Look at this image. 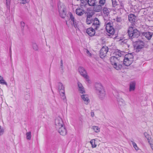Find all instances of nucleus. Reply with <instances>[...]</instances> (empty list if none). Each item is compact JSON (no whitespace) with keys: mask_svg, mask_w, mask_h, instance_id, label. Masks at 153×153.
Here are the masks:
<instances>
[{"mask_svg":"<svg viewBox=\"0 0 153 153\" xmlns=\"http://www.w3.org/2000/svg\"><path fill=\"white\" fill-rule=\"evenodd\" d=\"M113 25L112 21L109 22H108L106 25L105 28L106 30L108 33V36L109 37L111 38L115 33V30L113 27Z\"/></svg>","mask_w":153,"mask_h":153,"instance_id":"20e7f679","label":"nucleus"},{"mask_svg":"<svg viewBox=\"0 0 153 153\" xmlns=\"http://www.w3.org/2000/svg\"><path fill=\"white\" fill-rule=\"evenodd\" d=\"M32 47L33 49L35 51H37L38 49V47L36 43H33L32 44Z\"/></svg>","mask_w":153,"mask_h":153,"instance_id":"473e14b6","label":"nucleus"},{"mask_svg":"<svg viewBox=\"0 0 153 153\" xmlns=\"http://www.w3.org/2000/svg\"><path fill=\"white\" fill-rule=\"evenodd\" d=\"M116 21L117 22H120L121 21V19L120 18L117 17L116 19Z\"/></svg>","mask_w":153,"mask_h":153,"instance_id":"a18cd8bd","label":"nucleus"},{"mask_svg":"<svg viewBox=\"0 0 153 153\" xmlns=\"http://www.w3.org/2000/svg\"><path fill=\"white\" fill-rule=\"evenodd\" d=\"M94 12L93 11H92L91 13H90L89 12H87L86 14H87V18H89L91 19L92 17V16L94 14Z\"/></svg>","mask_w":153,"mask_h":153,"instance_id":"a878e982","label":"nucleus"},{"mask_svg":"<svg viewBox=\"0 0 153 153\" xmlns=\"http://www.w3.org/2000/svg\"><path fill=\"white\" fill-rule=\"evenodd\" d=\"M96 92L99 98L102 100L105 97V93L103 87L100 83H96L95 84Z\"/></svg>","mask_w":153,"mask_h":153,"instance_id":"f03ea898","label":"nucleus"},{"mask_svg":"<svg viewBox=\"0 0 153 153\" xmlns=\"http://www.w3.org/2000/svg\"><path fill=\"white\" fill-rule=\"evenodd\" d=\"M137 19V16L135 14L131 13L128 15V20L132 24H134Z\"/></svg>","mask_w":153,"mask_h":153,"instance_id":"9b49d317","label":"nucleus"},{"mask_svg":"<svg viewBox=\"0 0 153 153\" xmlns=\"http://www.w3.org/2000/svg\"><path fill=\"white\" fill-rule=\"evenodd\" d=\"M111 1L113 7H115L117 5V2L116 0H111Z\"/></svg>","mask_w":153,"mask_h":153,"instance_id":"f704fd0d","label":"nucleus"},{"mask_svg":"<svg viewBox=\"0 0 153 153\" xmlns=\"http://www.w3.org/2000/svg\"><path fill=\"white\" fill-rule=\"evenodd\" d=\"M55 127L58 132L62 135H65L67 133L62 118L59 117L55 120Z\"/></svg>","mask_w":153,"mask_h":153,"instance_id":"f257e3e1","label":"nucleus"},{"mask_svg":"<svg viewBox=\"0 0 153 153\" xmlns=\"http://www.w3.org/2000/svg\"><path fill=\"white\" fill-rule=\"evenodd\" d=\"M136 83L134 82H132L130 83L129 91H134L135 89Z\"/></svg>","mask_w":153,"mask_h":153,"instance_id":"412c9836","label":"nucleus"},{"mask_svg":"<svg viewBox=\"0 0 153 153\" xmlns=\"http://www.w3.org/2000/svg\"><path fill=\"white\" fill-rule=\"evenodd\" d=\"M58 86L59 94L61 97L62 98L64 101H66V100L65 94V87L60 82L58 83Z\"/></svg>","mask_w":153,"mask_h":153,"instance_id":"423d86ee","label":"nucleus"},{"mask_svg":"<svg viewBox=\"0 0 153 153\" xmlns=\"http://www.w3.org/2000/svg\"><path fill=\"white\" fill-rule=\"evenodd\" d=\"M86 52L87 54L89 55L90 56H91V53L89 52V51L88 50H87Z\"/></svg>","mask_w":153,"mask_h":153,"instance_id":"864d4df0","label":"nucleus"},{"mask_svg":"<svg viewBox=\"0 0 153 153\" xmlns=\"http://www.w3.org/2000/svg\"><path fill=\"white\" fill-rule=\"evenodd\" d=\"M60 63H61V68H62L63 67V62L62 59L60 61Z\"/></svg>","mask_w":153,"mask_h":153,"instance_id":"603ef678","label":"nucleus"},{"mask_svg":"<svg viewBox=\"0 0 153 153\" xmlns=\"http://www.w3.org/2000/svg\"><path fill=\"white\" fill-rule=\"evenodd\" d=\"M132 145H133V147L135 148L136 150H138V148L136 144L134 142L131 141Z\"/></svg>","mask_w":153,"mask_h":153,"instance_id":"c9c22d12","label":"nucleus"},{"mask_svg":"<svg viewBox=\"0 0 153 153\" xmlns=\"http://www.w3.org/2000/svg\"><path fill=\"white\" fill-rule=\"evenodd\" d=\"M105 2V0H99V5H101L102 6L104 5Z\"/></svg>","mask_w":153,"mask_h":153,"instance_id":"72a5a7b5","label":"nucleus"},{"mask_svg":"<svg viewBox=\"0 0 153 153\" xmlns=\"http://www.w3.org/2000/svg\"><path fill=\"white\" fill-rule=\"evenodd\" d=\"M153 143V142L152 141V142H150L149 143L150 144L151 146V147L152 149L153 150V143Z\"/></svg>","mask_w":153,"mask_h":153,"instance_id":"8fccbe9b","label":"nucleus"},{"mask_svg":"<svg viewBox=\"0 0 153 153\" xmlns=\"http://www.w3.org/2000/svg\"><path fill=\"white\" fill-rule=\"evenodd\" d=\"M3 78V77H2V76H0V80L1 79H2Z\"/></svg>","mask_w":153,"mask_h":153,"instance_id":"6e6d98bb","label":"nucleus"},{"mask_svg":"<svg viewBox=\"0 0 153 153\" xmlns=\"http://www.w3.org/2000/svg\"><path fill=\"white\" fill-rule=\"evenodd\" d=\"M152 33L150 32H147L144 33V35L148 40H149L151 38L152 35Z\"/></svg>","mask_w":153,"mask_h":153,"instance_id":"aec40b11","label":"nucleus"},{"mask_svg":"<svg viewBox=\"0 0 153 153\" xmlns=\"http://www.w3.org/2000/svg\"><path fill=\"white\" fill-rule=\"evenodd\" d=\"M58 12L59 16L62 18H64L66 15V8L64 6L58 5Z\"/></svg>","mask_w":153,"mask_h":153,"instance_id":"0eeeda50","label":"nucleus"},{"mask_svg":"<svg viewBox=\"0 0 153 153\" xmlns=\"http://www.w3.org/2000/svg\"><path fill=\"white\" fill-rule=\"evenodd\" d=\"M76 13L79 16H81L84 13L86 14L87 12H85L84 10L80 8L77 9L76 10Z\"/></svg>","mask_w":153,"mask_h":153,"instance_id":"f3484780","label":"nucleus"},{"mask_svg":"<svg viewBox=\"0 0 153 153\" xmlns=\"http://www.w3.org/2000/svg\"><path fill=\"white\" fill-rule=\"evenodd\" d=\"M91 114L92 117H93L94 115V113L93 112H91Z\"/></svg>","mask_w":153,"mask_h":153,"instance_id":"5fc2aeb1","label":"nucleus"},{"mask_svg":"<svg viewBox=\"0 0 153 153\" xmlns=\"http://www.w3.org/2000/svg\"><path fill=\"white\" fill-rule=\"evenodd\" d=\"M123 61L121 62L119 61L118 62H117L116 63L114 64L112 66L115 69L117 70H119L121 69L123 67Z\"/></svg>","mask_w":153,"mask_h":153,"instance_id":"f8f14e48","label":"nucleus"},{"mask_svg":"<svg viewBox=\"0 0 153 153\" xmlns=\"http://www.w3.org/2000/svg\"><path fill=\"white\" fill-rule=\"evenodd\" d=\"M124 7V4L122 3H121L120 8L123 9Z\"/></svg>","mask_w":153,"mask_h":153,"instance_id":"3c124183","label":"nucleus"},{"mask_svg":"<svg viewBox=\"0 0 153 153\" xmlns=\"http://www.w3.org/2000/svg\"><path fill=\"white\" fill-rule=\"evenodd\" d=\"M128 40L126 39H125L123 40H121V45H127L128 47H129V45H128L127 44V42Z\"/></svg>","mask_w":153,"mask_h":153,"instance_id":"7c9ffc66","label":"nucleus"},{"mask_svg":"<svg viewBox=\"0 0 153 153\" xmlns=\"http://www.w3.org/2000/svg\"><path fill=\"white\" fill-rule=\"evenodd\" d=\"M79 72L80 74L82 76L88 83H89L90 80L89 77L88 75L87 72L85 68L81 67H79L78 68Z\"/></svg>","mask_w":153,"mask_h":153,"instance_id":"6e6552de","label":"nucleus"},{"mask_svg":"<svg viewBox=\"0 0 153 153\" xmlns=\"http://www.w3.org/2000/svg\"><path fill=\"white\" fill-rule=\"evenodd\" d=\"M19 1H21L20 3L22 4H25L27 3L30 0H19Z\"/></svg>","mask_w":153,"mask_h":153,"instance_id":"ea45409f","label":"nucleus"},{"mask_svg":"<svg viewBox=\"0 0 153 153\" xmlns=\"http://www.w3.org/2000/svg\"><path fill=\"white\" fill-rule=\"evenodd\" d=\"M4 132V129L0 125V136L3 134Z\"/></svg>","mask_w":153,"mask_h":153,"instance_id":"58836bf2","label":"nucleus"},{"mask_svg":"<svg viewBox=\"0 0 153 153\" xmlns=\"http://www.w3.org/2000/svg\"><path fill=\"white\" fill-rule=\"evenodd\" d=\"M73 22V24H74V27L75 28H76V27H77V24H76V22L75 21H74V22Z\"/></svg>","mask_w":153,"mask_h":153,"instance_id":"09e8293b","label":"nucleus"},{"mask_svg":"<svg viewBox=\"0 0 153 153\" xmlns=\"http://www.w3.org/2000/svg\"><path fill=\"white\" fill-rule=\"evenodd\" d=\"M81 97L82 100L84 101L85 103L88 104L90 102V100L88 98V95L87 94H83L81 95Z\"/></svg>","mask_w":153,"mask_h":153,"instance_id":"dca6fc26","label":"nucleus"},{"mask_svg":"<svg viewBox=\"0 0 153 153\" xmlns=\"http://www.w3.org/2000/svg\"><path fill=\"white\" fill-rule=\"evenodd\" d=\"M95 140L94 139H92L90 140V143L92 147L93 148H95L96 147V145L95 144Z\"/></svg>","mask_w":153,"mask_h":153,"instance_id":"cd10ccee","label":"nucleus"},{"mask_svg":"<svg viewBox=\"0 0 153 153\" xmlns=\"http://www.w3.org/2000/svg\"><path fill=\"white\" fill-rule=\"evenodd\" d=\"M103 12L105 14H106L107 16H108L109 14V11L108 9L104 7L103 9Z\"/></svg>","mask_w":153,"mask_h":153,"instance_id":"bb28decb","label":"nucleus"},{"mask_svg":"<svg viewBox=\"0 0 153 153\" xmlns=\"http://www.w3.org/2000/svg\"><path fill=\"white\" fill-rule=\"evenodd\" d=\"M102 7L101 5H95L94 7L93 10L96 12H100L102 10Z\"/></svg>","mask_w":153,"mask_h":153,"instance_id":"a211bd4d","label":"nucleus"},{"mask_svg":"<svg viewBox=\"0 0 153 153\" xmlns=\"http://www.w3.org/2000/svg\"><path fill=\"white\" fill-rule=\"evenodd\" d=\"M79 91H80V92L81 94H83L85 93L83 87L81 88H79Z\"/></svg>","mask_w":153,"mask_h":153,"instance_id":"37998d69","label":"nucleus"},{"mask_svg":"<svg viewBox=\"0 0 153 153\" xmlns=\"http://www.w3.org/2000/svg\"><path fill=\"white\" fill-rule=\"evenodd\" d=\"M26 135L27 139L28 140H30L31 139V132L29 131L27 132L26 133Z\"/></svg>","mask_w":153,"mask_h":153,"instance_id":"c85d7f7f","label":"nucleus"},{"mask_svg":"<svg viewBox=\"0 0 153 153\" xmlns=\"http://www.w3.org/2000/svg\"><path fill=\"white\" fill-rule=\"evenodd\" d=\"M145 42L141 40L136 41L134 45L135 52L138 53L144 47Z\"/></svg>","mask_w":153,"mask_h":153,"instance_id":"39448f33","label":"nucleus"},{"mask_svg":"<svg viewBox=\"0 0 153 153\" xmlns=\"http://www.w3.org/2000/svg\"><path fill=\"white\" fill-rule=\"evenodd\" d=\"M95 30L93 27H91L87 29L86 33L90 36H92L95 34Z\"/></svg>","mask_w":153,"mask_h":153,"instance_id":"ddd939ff","label":"nucleus"},{"mask_svg":"<svg viewBox=\"0 0 153 153\" xmlns=\"http://www.w3.org/2000/svg\"><path fill=\"white\" fill-rule=\"evenodd\" d=\"M92 26L94 28L95 30H97L99 28L100 25V22L97 18H95L93 19Z\"/></svg>","mask_w":153,"mask_h":153,"instance_id":"9d476101","label":"nucleus"},{"mask_svg":"<svg viewBox=\"0 0 153 153\" xmlns=\"http://www.w3.org/2000/svg\"><path fill=\"white\" fill-rule=\"evenodd\" d=\"M6 5H7V7H8V6H9L10 4V0H6Z\"/></svg>","mask_w":153,"mask_h":153,"instance_id":"49530a36","label":"nucleus"},{"mask_svg":"<svg viewBox=\"0 0 153 153\" xmlns=\"http://www.w3.org/2000/svg\"><path fill=\"white\" fill-rule=\"evenodd\" d=\"M144 135L145 136L146 138L147 139L149 143H150L151 142H152V140H150L151 138L150 136L146 132L144 133Z\"/></svg>","mask_w":153,"mask_h":153,"instance_id":"393cba45","label":"nucleus"},{"mask_svg":"<svg viewBox=\"0 0 153 153\" xmlns=\"http://www.w3.org/2000/svg\"><path fill=\"white\" fill-rule=\"evenodd\" d=\"M69 15L70 16V19L71 20V21L72 22H74V21H75L74 17L72 14L71 13H70Z\"/></svg>","mask_w":153,"mask_h":153,"instance_id":"4c0bfd02","label":"nucleus"},{"mask_svg":"<svg viewBox=\"0 0 153 153\" xmlns=\"http://www.w3.org/2000/svg\"><path fill=\"white\" fill-rule=\"evenodd\" d=\"M93 20L92 19L87 18L86 22L87 24H90L93 22Z\"/></svg>","mask_w":153,"mask_h":153,"instance_id":"2f4dec72","label":"nucleus"},{"mask_svg":"<svg viewBox=\"0 0 153 153\" xmlns=\"http://www.w3.org/2000/svg\"><path fill=\"white\" fill-rule=\"evenodd\" d=\"M21 25V30H24V26H25V23L23 22H21L20 23Z\"/></svg>","mask_w":153,"mask_h":153,"instance_id":"a19ab883","label":"nucleus"},{"mask_svg":"<svg viewBox=\"0 0 153 153\" xmlns=\"http://www.w3.org/2000/svg\"><path fill=\"white\" fill-rule=\"evenodd\" d=\"M110 63L112 66L119 61L118 57L115 56H111L110 58Z\"/></svg>","mask_w":153,"mask_h":153,"instance_id":"4468645a","label":"nucleus"},{"mask_svg":"<svg viewBox=\"0 0 153 153\" xmlns=\"http://www.w3.org/2000/svg\"><path fill=\"white\" fill-rule=\"evenodd\" d=\"M9 52H10V57H11V56L12 55V51H11V46H10V47Z\"/></svg>","mask_w":153,"mask_h":153,"instance_id":"de8ad7c7","label":"nucleus"},{"mask_svg":"<svg viewBox=\"0 0 153 153\" xmlns=\"http://www.w3.org/2000/svg\"><path fill=\"white\" fill-rule=\"evenodd\" d=\"M115 53L116 56H118L119 57H121L122 55H123L124 52L122 51L119 50H117L115 51Z\"/></svg>","mask_w":153,"mask_h":153,"instance_id":"b1692460","label":"nucleus"},{"mask_svg":"<svg viewBox=\"0 0 153 153\" xmlns=\"http://www.w3.org/2000/svg\"><path fill=\"white\" fill-rule=\"evenodd\" d=\"M123 62L122 65L126 66H128L130 65L132 62L133 61L132 60H130L129 59H126L123 58Z\"/></svg>","mask_w":153,"mask_h":153,"instance_id":"2eb2a0df","label":"nucleus"},{"mask_svg":"<svg viewBox=\"0 0 153 153\" xmlns=\"http://www.w3.org/2000/svg\"><path fill=\"white\" fill-rule=\"evenodd\" d=\"M92 128L94 130L95 132L97 133L100 131V128L97 126H93L92 127Z\"/></svg>","mask_w":153,"mask_h":153,"instance_id":"c756f323","label":"nucleus"},{"mask_svg":"<svg viewBox=\"0 0 153 153\" xmlns=\"http://www.w3.org/2000/svg\"><path fill=\"white\" fill-rule=\"evenodd\" d=\"M117 101L118 104L120 105L124 103V101L122 99H120L119 100H118Z\"/></svg>","mask_w":153,"mask_h":153,"instance_id":"79ce46f5","label":"nucleus"},{"mask_svg":"<svg viewBox=\"0 0 153 153\" xmlns=\"http://www.w3.org/2000/svg\"><path fill=\"white\" fill-rule=\"evenodd\" d=\"M88 4L90 6H94L97 3L96 0H88Z\"/></svg>","mask_w":153,"mask_h":153,"instance_id":"4be33fe9","label":"nucleus"},{"mask_svg":"<svg viewBox=\"0 0 153 153\" xmlns=\"http://www.w3.org/2000/svg\"><path fill=\"white\" fill-rule=\"evenodd\" d=\"M80 3L81 6H85L87 4H88V1L87 0H77Z\"/></svg>","mask_w":153,"mask_h":153,"instance_id":"5701e85b","label":"nucleus"},{"mask_svg":"<svg viewBox=\"0 0 153 153\" xmlns=\"http://www.w3.org/2000/svg\"><path fill=\"white\" fill-rule=\"evenodd\" d=\"M51 90H52V91L53 92V91L52 89H51Z\"/></svg>","mask_w":153,"mask_h":153,"instance_id":"4d7b16f0","label":"nucleus"},{"mask_svg":"<svg viewBox=\"0 0 153 153\" xmlns=\"http://www.w3.org/2000/svg\"><path fill=\"white\" fill-rule=\"evenodd\" d=\"M123 57L130 60H132V61H133V55L132 53H128L126 54L125 56Z\"/></svg>","mask_w":153,"mask_h":153,"instance_id":"6ab92c4d","label":"nucleus"},{"mask_svg":"<svg viewBox=\"0 0 153 153\" xmlns=\"http://www.w3.org/2000/svg\"><path fill=\"white\" fill-rule=\"evenodd\" d=\"M127 33L129 39L131 40L134 38L138 37L140 35V31L132 27L128 28Z\"/></svg>","mask_w":153,"mask_h":153,"instance_id":"7ed1b4c3","label":"nucleus"},{"mask_svg":"<svg viewBox=\"0 0 153 153\" xmlns=\"http://www.w3.org/2000/svg\"><path fill=\"white\" fill-rule=\"evenodd\" d=\"M0 83L2 85H7V83L4 79L3 78L2 79L0 80Z\"/></svg>","mask_w":153,"mask_h":153,"instance_id":"e433bc0d","label":"nucleus"},{"mask_svg":"<svg viewBox=\"0 0 153 153\" xmlns=\"http://www.w3.org/2000/svg\"><path fill=\"white\" fill-rule=\"evenodd\" d=\"M108 47L106 45L102 47L100 51V57L103 58L106 56V54L108 51Z\"/></svg>","mask_w":153,"mask_h":153,"instance_id":"1a4fd4ad","label":"nucleus"},{"mask_svg":"<svg viewBox=\"0 0 153 153\" xmlns=\"http://www.w3.org/2000/svg\"><path fill=\"white\" fill-rule=\"evenodd\" d=\"M78 85L79 88H81L83 87L81 83L79 82H78Z\"/></svg>","mask_w":153,"mask_h":153,"instance_id":"c03bdc74","label":"nucleus"}]
</instances>
